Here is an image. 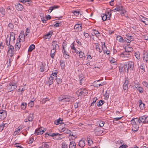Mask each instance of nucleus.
<instances>
[{"label":"nucleus","mask_w":148,"mask_h":148,"mask_svg":"<svg viewBox=\"0 0 148 148\" xmlns=\"http://www.w3.org/2000/svg\"><path fill=\"white\" fill-rule=\"evenodd\" d=\"M143 60L147 62L148 61V53H144L143 56Z\"/></svg>","instance_id":"nucleus-26"},{"label":"nucleus","mask_w":148,"mask_h":148,"mask_svg":"<svg viewBox=\"0 0 148 148\" xmlns=\"http://www.w3.org/2000/svg\"><path fill=\"white\" fill-rule=\"evenodd\" d=\"M81 90L79 89L76 92V94H77L79 96H81L80 94H81Z\"/></svg>","instance_id":"nucleus-59"},{"label":"nucleus","mask_w":148,"mask_h":148,"mask_svg":"<svg viewBox=\"0 0 148 148\" xmlns=\"http://www.w3.org/2000/svg\"><path fill=\"white\" fill-rule=\"evenodd\" d=\"M94 132L97 136L100 135L103 133V130H101V128L99 127L95 129Z\"/></svg>","instance_id":"nucleus-8"},{"label":"nucleus","mask_w":148,"mask_h":148,"mask_svg":"<svg viewBox=\"0 0 148 148\" xmlns=\"http://www.w3.org/2000/svg\"><path fill=\"white\" fill-rule=\"evenodd\" d=\"M45 65L43 64L42 63H41L40 67V70L41 72H43L44 71V67Z\"/></svg>","instance_id":"nucleus-36"},{"label":"nucleus","mask_w":148,"mask_h":148,"mask_svg":"<svg viewBox=\"0 0 148 148\" xmlns=\"http://www.w3.org/2000/svg\"><path fill=\"white\" fill-rule=\"evenodd\" d=\"M34 118L33 114L31 113L29 114L28 118L25 119L24 121L25 122H27L28 121H32Z\"/></svg>","instance_id":"nucleus-11"},{"label":"nucleus","mask_w":148,"mask_h":148,"mask_svg":"<svg viewBox=\"0 0 148 148\" xmlns=\"http://www.w3.org/2000/svg\"><path fill=\"white\" fill-rule=\"evenodd\" d=\"M23 40L21 38H19L18 40L17 39V42L15 44V49L16 50L18 51L21 46V43L23 42Z\"/></svg>","instance_id":"nucleus-4"},{"label":"nucleus","mask_w":148,"mask_h":148,"mask_svg":"<svg viewBox=\"0 0 148 148\" xmlns=\"http://www.w3.org/2000/svg\"><path fill=\"white\" fill-rule=\"evenodd\" d=\"M22 33V32H21V33L20 34V35L19 36V38H23V39H22V40H23L24 41V38H25V35L24 34V32H23V34Z\"/></svg>","instance_id":"nucleus-51"},{"label":"nucleus","mask_w":148,"mask_h":148,"mask_svg":"<svg viewBox=\"0 0 148 148\" xmlns=\"http://www.w3.org/2000/svg\"><path fill=\"white\" fill-rule=\"evenodd\" d=\"M95 49L97 51H98L99 53H101L102 51V49H101L99 47V45L98 43H95Z\"/></svg>","instance_id":"nucleus-21"},{"label":"nucleus","mask_w":148,"mask_h":148,"mask_svg":"<svg viewBox=\"0 0 148 148\" xmlns=\"http://www.w3.org/2000/svg\"><path fill=\"white\" fill-rule=\"evenodd\" d=\"M120 56L122 57L129 58L131 56V53H130L124 51L120 54Z\"/></svg>","instance_id":"nucleus-9"},{"label":"nucleus","mask_w":148,"mask_h":148,"mask_svg":"<svg viewBox=\"0 0 148 148\" xmlns=\"http://www.w3.org/2000/svg\"><path fill=\"white\" fill-rule=\"evenodd\" d=\"M123 7L122 6L117 5L116 7L113 10L115 12V11H119L123 10Z\"/></svg>","instance_id":"nucleus-20"},{"label":"nucleus","mask_w":148,"mask_h":148,"mask_svg":"<svg viewBox=\"0 0 148 148\" xmlns=\"http://www.w3.org/2000/svg\"><path fill=\"white\" fill-rule=\"evenodd\" d=\"M17 82L13 81L6 86V90L8 92H10L14 90L17 87Z\"/></svg>","instance_id":"nucleus-1"},{"label":"nucleus","mask_w":148,"mask_h":148,"mask_svg":"<svg viewBox=\"0 0 148 148\" xmlns=\"http://www.w3.org/2000/svg\"><path fill=\"white\" fill-rule=\"evenodd\" d=\"M107 13L109 15L108 17V15L107 14H102L101 15L102 19L104 21H106V20H108L110 19L111 13H110L108 11L107 12Z\"/></svg>","instance_id":"nucleus-5"},{"label":"nucleus","mask_w":148,"mask_h":148,"mask_svg":"<svg viewBox=\"0 0 148 148\" xmlns=\"http://www.w3.org/2000/svg\"><path fill=\"white\" fill-rule=\"evenodd\" d=\"M10 37L9 38V40L11 41H12L13 43H14V41L15 40V34L13 32H11L10 33Z\"/></svg>","instance_id":"nucleus-19"},{"label":"nucleus","mask_w":148,"mask_h":148,"mask_svg":"<svg viewBox=\"0 0 148 148\" xmlns=\"http://www.w3.org/2000/svg\"><path fill=\"white\" fill-rule=\"evenodd\" d=\"M60 65L61 69H63L64 68V62L63 61H60Z\"/></svg>","instance_id":"nucleus-47"},{"label":"nucleus","mask_w":148,"mask_h":148,"mask_svg":"<svg viewBox=\"0 0 148 148\" xmlns=\"http://www.w3.org/2000/svg\"><path fill=\"white\" fill-rule=\"evenodd\" d=\"M133 40L134 38L132 36H127L125 38V40L128 43V45H129L132 41H133Z\"/></svg>","instance_id":"nucleus-13"},{"label":"nucleus","mask_w":148,"mask_h":148,"mask_svg":"<svg viewBox=\"0 0 148 148\" xmlns=\"http://www.w3.org/2000/svg\"><path fill=\"white\" fill-rule=\"evenodd\" d=\"M46 137H47V135H49L50 136H51L52 137H53L55 136H56L58 135H60L61 134H59L58 133H53L51 135L50 134H48L47 133H46L45 134Z\"/></svg>","instance_id":"nucleus-30"},{"label":"nucleus","mask_w":148,"mask_h":148,"mask_svg":"<svg viewBox=\"0 0 148 148\" xmlns=\"http://www.w3.org/2000/svg\"><path fill=\"white\" fill-rule=\"evenodd\" d=\"M145 66L144 64H141L140 66V69L141 70V72L142 73L145 72Z\"/></svg>","instance_id":"nucleus-37"},{"label":"nucleus","mask_w":148,"mask_h":148,"mask_svg":"<svg viewBox=\"0 0 148 148\" xmlns=\"http://www.w3.org/2000/svg\"><path fill=\"white\" fill-rule=\"evenodd\" d=\"M9 49L8 51H14V47L12 45H10V46L8 47Z\"/></svg>","instance_id":"nucleus-58"},{"label":"nucleus","mask_w":148,"mask_h":148,"mask_svg":"<svg viewBox=\"0 0 148 148\" xmlns=\"http://www.w3.org/2000/svg\"><path fill=\"white\" fill-rule=\"evenodd\" d=\"M27 104L26 103H22L21 105V107L22 109L24 110L25 109Z\"/></svg>","instance_id":"nucleus-52"},{"label":"nucleus","mask_w":148,"mask_h":148,"mask_svg":"<svg viewBox=\"0 0 148 148\" xmlns=\"http://www.w3.org/2000/svg\"><path fill=\"white\" fill-rule=\"evenodd\" d=\"M128 79H126L125 80V82L124 83L123 87V89L125 90H126L128 89Z\"/></svg>","instance_id":"nucleus-14"},{"label":"nucleus","mask_w":148,"mask_h":148,"mask_svg":"<svg viewBox=\"0 0 148 148\" xmlns=\"http://www.w3.org/2000/svg\"><path fill=\"white\" fill-rule=\"evenodd\" d=\"M53 45V49H56L57 48L59 47V46L57 44V42L56 41H53L52 42Z\"/></svg>","instance_id":"nucleus-23"},{"label":"nucleus","mask_w":148,"mask_h":148,"mask_svg":"<svg viewBox=\"0 0 148 148\" xmlns=\"http://www.w3.org/2000/svg\"><path fill=\"white\" fill-rule=\"evenodd\" d=\"M104 84L103 82H102L101 83H97V84H96V85L95 86L96 87H98L100 86L103 85Z\"/></svg>","instance_id":"nucleus-62"},{"label":"nucleus","mask_w":148,"mask_h":148,"mask_svg":"<svg viewBox=\"0 0 148 148\" xmlns=\"http://www.w3.org/2000/svg\"><path fill=\"white\" fill-rule=\"evenodd\" d=\"M59 7V6L58 5H54V6L50 7V8H49V10H50V13L52 12V10H54V9H57V8H58Z\"/></svg>","instance_id":"nucleus-27"},{"label":"nucleus","mask_w":148,"mask_h":148,"mask_svg":"<svg viewBox=\"0 0 148 148\" xmlns=\"http://www.w3.org/2000/svg\"><path fill=\"white\" fill-rule=\"evenodd\" d=\"M74 15L76 16H78L80 14V12L79 11H74L73 12Z\"/></svg>","instance_id":"nucleus-60"},{"label":"nucleus","mask_w":148,"mask_h":148,"mask_svg":"<svg viewBox=\"0 0 148 148\" xmlns=\"http://www.w3.org/2000/svg\"><path fill=\"white\" fill-rule=\"evenodd\" d=\"M148 119V116H143L139 117L138 119L139 123H142L144 122H146V121Z\"/></svg>","instance_id":"nucleus-6"},{"label":"nucleus","mask_w":148,"mask_h":148,"mask_svg":"<svg viewBox=\"0 0 148 148\" xmlns=\"http://www.w3.org/2000/svg\"><path fill=\"white\" fill-rule=\"evenodd\" d=\"M76 144L74 141H72L70 143L69 148H75Z\"/></svg>","instance_id":"nucleus-29"},{"label":"nucleus","mask_w":148,"mask_h":148,"mask_svg":"<svg viewBox=\"0 0 148 148\" xmlns=\"http://www.w3.org/2000/svg\"><path fill=\"white\" fill-rule=\"evenodd\" d=\"M129 64V70L130 71H132L134 67V62L130 61L127 64Z\"/></svg>","instance_id":"nucleus-17"},{"label":"nucleus","mask_w":148,"mask_h":148,"mask_svg":"<svg viewBox=\"0 0 148 148\" xmlns=\"http://www.w3.org/2000/svg\"><path fill=\"white\" fill-rule=\"evenodd\" d=\"M27 6H30L32 4V1L31 0L24 3Z\"/></svg>","instance_id":"nucleus-54"},{"label":"nucleus","mask_w":148,"mask_h":148,"mask_svg":"<svg viewBox=\"0 0 148 148\" xmlns=\"http://www.w3.org/2000/svg\"><path fill=\"white\" fill-rule=\"evenodd\" d=\"M93 31L94 34L97 37H99L100 36V33L98 31H97L96 29H93Z\"/></svg>","instance_id":"nucleus-39"},{"label":"nucleus","mask_w":148,"mask_h":148,"mask_svg":"<svg viewBox=\"0 0 148 148\" xmlns=\"http://www.w3.org/2000/svg\"><path fill=\"white\" fill-rule=\"evenodd\" d=\"M69 134V136H73V138H72V139H75L77 138V136L75 135H74L73 134H71V133Z\"/></svg>","instance_id":"nucleus-53"},{"label":"nucleus","mask_w":148,"mask_h":148,"mask_svg":"<svg viewBox=\"0 0 148 148\" xmlns=\"http://www.w3.org/2000/svg\"><path fill=\"white\" fill-rule=\"evenodd\" d=\"M129 69V64H126L124 65V69L125 72H126L127 73H128Z\"/></svg>","instance_id":"nucleus-38"},{"label":"nucleus","mask_w":148,"mask_h":148,"mask_svg":"<svg viewBox=\"0 0 148 148\" xmlns=\"http://www.w3.org/2000/svg\"><path fill=\"white\" fill-rule=\"evenodd\" d=\"M116 40L119 41L123 43L124 42V40L123 39V37L121 36H117L116 38Z\"/></svg>","instance_id":"nucleus-32"},{"label":"nucleus","mask_w":148,"mask_h":148,"mask_svg":"<svg viewBox=\"0 0 148 148\" xmlns=\"http://www.w3.org/2000/svg\"><path fill=\"white\" fill-rule=\"evenodd\" d=\"M8 27L10 29H13L14 27V25L10 23L8 25Z\"/></svg>","instance_id":"nucleus-63"},{"label":"nucleus","mask_w":148,"mask_h":148,"mask_svg":"<svg viewBox=\"0 0 148 148\" xmlns=\"http://www.w3.org/2000/svg\"><path fill=\"white\" fill-rule=\"evenodd\" d=\"M54 72H53L51 75L50 77H49L48 80V83L49 85H51L53 83V81L57 79V71L55 70Z\"/></svg>","instance_id":"nucleus-2"},{"label":"nucleus","mask_w":148,"mask_h":148,"mask_svg":"<svg viewBox=\"0 0 148 148\" xmlns=\"http://www.w3.org/2000/svg\"><path fill=\"white\" fill-rule=\"evenodd\" d=\"M62 119H61L60 118L58 119L55 122V124L57 125L59 124H62Z\"/></svg>","instance_id":"nucleus-35"},{"label":"nucleus","mask_w":148,"mask_h":148,"mask_svg":"<svg viewBox=\"0 0 148 148\" xmlns=\"http://www.w3.org/2000/svg\"><path fill=\"white\" fill-rule=\"evenodd\" d=\"M82 90H83V94L84 95H86L88 94V91L85 88H82Z\"/></svg>","instance_id":"nucleus-56"},{"label":"nucleus","mask_w":148,"mask_h":148,"mask_svg":"<svg viewBox=\"0 0 148 148\" xmlns=\"http://www.w3.org/2000/svg\"><path fill=\"white\" fill-rule=\"evenodd\" d=\"M42 145H43V146H44V148H48L49 147V145L46 143V142H44L42 143Z\"/></svg>","instance_id":"nucleus-49"},{"label":"nucleus","mask_w":148,"mask_h":148,"mask_svg":"<svg viewBox=\"0 0 148 148\" xmlns=\"http://www.w3.org/2000/svg\"><path fill=\"white\" fill-rule=\"evenodd\" d=\"M138 103L139 104V106L140 109L141 110H143L145 109V105L144 103L141 100H140L138 101Z\"/></svg>","instance_id":"nucleus-18"},{"label":"nucleus","mask_w":148,"mask_h":148,"mask_svg":"<svg viewBox=\"0 0 148 148\" xmlns=\"http://www.w3.org/2000/svg\"><path fill=\"white\" fill-rule=\"evenodd\" d=\"M105 123L103 121H101L99 123V125L100 127H103Z\"/></svg>","instance_id":"nucleus-61"},{"label":"nucleus","mask_w":148,"mask_h":148,"mask_svg":"<svg viewBox=\"0 0 148 148\" xmlns=\"http://www.w3.org/2000/svg\"><path fill=\"white\" fill-rule=\"evenodd\" d=\"M79 79L80 80V85H82L85 80L84 77L83 76L79 77Z\"/></svg>","instance_id":"nucleus-41"},{"label":"nucleus","mask_w":148,"mask_h":148,"mask_svg":"<svg viewBox=\"0 0 148 148\" xmlns=\"http://www.w3.org/2000/svg\"><path fill=\"white\" fill-rule=\"evenodd\" d=\"M67 146L66 142H64L62 143V148H67Z\"/></svg>","instance_id":"nucleus-45"},{"label":"nucleus","mask_w":148,"mask_h":148,"mask_svg":"<svg viewBox=\"0 0 148 148\" xmlns=\"http://www.w3.org/2000/svg\"><path fill=\"white\" fill-rule=\"evenodd\" d=\"M134 56L138 60H140V53L138 51L135 53Z\"/></svg>","instance_id":"nucleus-33"},{"label":"nucleus","mask_w":148,"mask_h":148,"mask_svg":"<svg viewBox=\"0 0 148 148\" xmlns=\"http://www.w3.org/2000/svg\"><path fill=\"white\" fill-rule=\"evenodd\" d=\"M67 53H68L66 52L65 50H64L63 52V56L65 58H67L68 56H69Z\"/></svg>","instance_id":"nucleus-46"},{"label":"nucleus","mask_w":148,"mask_h":148,"mask_svg":"<svg viewBox=\"0 0 148 148\" xmlns=\"http://www.w3.org/2000/svg\"><path fill=\"white\" fill-rule=\"evenodd\" d=\"M78 54H79V56L80 58H82L84 56V53L82 51L79 52Z\"/></svg>","instance_id":"nucleus-44"},{"label":"nucleus","mask_w":148,"mask_h":148,"mask_svg":"<svg viewBox=\"0 0 148 148\" xmlns=\"http://www.w3.org/2000/svg\"><path fill=\"white\" fill-rule=\"evenodd\" d=\"M2 126H3V128L4 127H7L8 126V124L5 123V121H3L2 123H1Z\"/></svg>","instance_id":"nucleus-50"},{"label":"nucleus","mask_w":148,"mask_h":148,"mask_svg":"<svg viewBox=\"0 0 148 148\" xmlns=\"http://www.w3.org/2000/svg\"><path fill=\"white\" fill-rule=\"evenodd\" d=\"M52 34V32H49L48 33L45 35V36L47 37L46 38H47L48 37L50 38L51 37V34Z\"/></svg>","instance_id":"nucleus-55"},{"label":"nucleus","mask_w":148,"mask_h":148,"mask_svg":"<svg viewBox=\"0 0 148 148\" xmlns=\"http://www.w3.org/2000/svg\"><path fill=\"white\" fill-rule=\"evenodd\" d=\"M21 133V132L18 130V129H17L15 131L13 135L14 136H16L17 134H19Z\"/></svg>","instance_id":"nucleus-48"},{"label":"nucleus","mask_w":148,"mask_h":148,"mask_svg":"<svg viewBox=\"0 0 148 148\" xmlns=\"http://www.w3.org/2000/svg\"><path fill=\"white\" fill-rule=\"evenodd\" d=\"M56 79V82L57 83V84H60L62 82V79L60 78H57V79Z\"/></svg>","instance_id":"nucleus-57"},{"label":"nucleus","mask_w":148,"mask_h":148,"mask_svg":"<svg viewBox=\"0 0 148 148\" xmlns=\"http://www.w3.org/2000/svg\"><path fill=\"white\" fill-rule=\"evenodd\" d=\"M61 131L62 132H64L65 133L69 134H70L71 131L67 129L63 128L62 129Z\"/></svg>","instance_id":"nucleus-25"},{"label":"nucleus","mask_w":148,"mask_h":148,"mask_svg":"<svg viewBox=\"0 0 148 148\" xmlns=\"http://www.w3.org/2000/svg\"><path fill=\"white\" fill-rule=\"evenodd\" d=\"M105 102L102 100H100L97 103V106L98 107H100Z\"/></svg>","instance_id":"nucleus-40"},{"label":"nucleus","mask_w":148,"mask_h":148,"mask_svg":"<svg viewBox=\"0 0 148 148\" xmlns=\"http://www.w3.org/2000/svg\"><path fill=\"white\" fill-rule=\"evenodd\" d=\"M74 29L77 32L81 31L82 29L81 25L79 24H76L74 26Z\"/></svg>","instance_id":"nucleus-16"},{"label":"nucleus","mask_w":148,"mask_h":148,"mask_svg":"<svg viewBox=\"0 0 148 148\" xmlns=\"http://www.w3.org/2000/svg\"><path fill=\"white\" fill-rule=\"evenodd\" d=\"M0 12L3 16L5 14V10L2 8H0Z\"/></svg>","instance_id":"nucleus-43"},{"label":"nucleus","mask_w":148,"mask_h":148,"mask_svg":"<svg viewBox=\"0 0 148 148\" xmlns=\"http://www.w3.org/2000/svg\"><path fill=\"white\" fill-rule=\"evenodd\" d=\"M14 54V51H8V57L9 58V62L10 63L12 61V57Z\"/></svg>","instance_id":"nucleus-7"},{"label":"nucleus","mask_w":148,"mask_h":148,"mask_svg":"<svg viewBox=\"0 0 148 148\" xmlns=\"http://www.w3.org/2000/svg\"><path fill=\"white\" fill-rule=\"evenodd\" d=\"M143 23L146 25H148V19L147 18L145 19Z\"/></svg>","instance_id":"nucleus-64"},{"label":"nucleus","mask_w":148,"mask_h":148,"mask_svg":"<svg viewBox=\"0 0 148 148\" xmlns=\"http://www.w3.org/2000/svg\"><path fill=\"white\" fill-rule=\"evenodd\" d=\"M6 116V112L3 110H0V119L2 120L5 119Z\"/></svg>","instance_id":"nucleus-10"},{"label":"nucleus","mask_w":148,"mask_h":148,"mask_svg":"<svg viewBox=\"0 0 148 148\" xmlns=\"http://www.w3.org/2000/svg\"><path fill=\"white\" fill-rule=\"evenodd\" d=\"M138 126L136 124H134L132 125V130L134 132H136L138 130Z\"/></svg>","instance_id":"nucleus-22"},{"label":"nucleus","mask_w":148,"mask_h":148,"mask_svg":"<svg viewBox=\"0 0 148 148\" xmlns=\"http://www.w3.org/2000/svg\"><path fill=\"white\" fill-rule=\"evenodd\" d=\"M15 7L16 10L18 11H21L23 8L22 5L20 3H17L15 5Z\"/></svg>","instance_id":"nucleus-15"},{"label":"nucleus","mask_w":148,"mask_h":148,"mask_svg":"<svg viewBox=\"0 0 148 148\" xmlns=\"http://www.w3.org/2000/svg\"><path fill=\"white\" fill-rule=\"evenodd\" d=\"M56 50L52 49L50 53V55L51 57L52 58H54V57L55 56L56 54Z\"/></svg>","instance_id":"nucleus-24"},{"label":"nucleus","mask_w":148,"mask_h":148,"mask_svg":"<svg viewBox=\"0 0 148 148\" xmlns=\"http://www.w3.org/2000/svg\"><path fill=\"white\" fill-rule=\"evenodd\" d=\"M136 88L139 91L140 93H142L143 92V89L142 87H141L140 86H136Z\"/></svg>","instance_id":"nucleus-42"},{"label":"nucleus","mask_w":148,"mask_h":148,"mask_svg":"<svg viewBox=\"0 0 148 148\" xmlns=\"http://www.w3.org/2000/svg\"><path fill=\"white\" fill-rule=\"evenodd\" d=\"M125 51L130 53H131V52L133 51V49L132 47H127L125 48Z\"/></svg>","instance_id":"nucleus-28"},{"label":"nucleus","mask_w":148,"mask_h":148,"mask_svg":"<svg viewBox=\"0 0 148 148\" xmlns=\"http://www.w3.org/2000/svg\"><path fill=\"white\" fill-rule=\"evenodd\" d=\"M72 97L69 96L65 95L60 97L59 100L61 101L69 102L72 99Z\"/></svg>","instance_id":"nucleus-3"},{"label":"nucleus","mask_w":148,"mask_h":148,"mask_svg":"<svg viewBox=\"0 0 148 148\" xmlns=\"http://www.w3.org/2000/svg\"><path fill=\"white\" fill-rule=\"evenodd\" d=\"M79 146L81 147H83L85 145V143L84 141L80 140L79 143Z\"/></svg>","instance_id":"nucleus-34"},{"label":"nucleus","mask_w":148,"mask_h":148,"mask_svg":"<svg viewBox=\"0 0 148 148\" xmlns=\"http://www.w3.org/2000/svg\"><path fill=\"white\" fill-rule=\"evenodd\" d=\"M42 128L38 129H36L35 131V134L36 135H38L40 134H42L45 132L44 130L42 129Z\"/></svg>","instance_id":"nucleus-12"},{"label":"nucleus","mask_w":148,"mask_h":148,"mask_svg":"<svg viewBox=\"0 0 148 148\" xmlns=\"http://www.w3.org/2000/svg\"><path fill=\"white\" fill-rule=\"evenodd\" d=\"M35 48V46L33 44H32L29 46L28 49V51L29 52H31Z\"/></svg>","instance_id":"nucleus-31"}]
</instances>
